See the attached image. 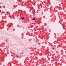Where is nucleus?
Wrapping results in <instances>:
<instances>
[{
    "mask_svg": "<svg viewBox=\"0 0 66 66\" xmlns=\"http://www.w3.org/2000/svg\"><path fill=\"white\" fill-rule=\"evenodd\" d=\"M56 53H58V52L57 51H56Z\"/></svg>",
    "mask_w": 66,
    "mask_h": 66,
    "instance_id": "nucleus-6",
    "label": "nucleus"
},
{
    "mask_svg": "<svg viewBox=\"0 0 66 66\" xmlns=\"http://www.w3.org/2000/svg\"><path fill=\"white\" fill-rule=\"evenodd\" d=\"M62 27H63V29H65V27L64 26V24L62 25Z\"/></svg>",
    "mask_w": 66,
    "mask_h": 66,
    "instance_id": "nucleus-2",
    "label": "nucleus"
},
{
    "mask_svg": "<svg viewBox=\"0 0 66 66\" xmlns=\"http://www.w3.org/2000/svg\"><path fill=\"white\" fill-rule=\"evenodd\" d=\"M2 7L0 6V8H2Z\"/></svg>",
    "mask_w": 66,
    "mask_h": 66,
    "instance_id": "nucleus-7",
    "label": "nucleus"
},
{
    "mask_svg": "<svg viewBox=\"0 0 66 66\" xmlns=\"http://www.w3.org/2000/svg\"><path fill=\"white\" fill-rule=\"evenodd\" d=\"M33 20H35V18H34L33 19Z\"/></svg>",
    "mask_w": 66,
    "mask_h": 66,
    "instance_id": "nucleus-4",
    "label": "nucleus"
},
{
    "mask_svg": "<svg viewBox=\"0 0 66 66\" xmlns=\"http://www.w3.org/2000/svg\"><path fill=\"white\" fill-rule=\"evenodd\" d=\"M33 14H34V15H35V14L34 13H33Z\"/></svg>",
    "mask_w": 66,
    "mask_h": 66,
    "instance_id": "nucleus-8",
    "label": "nucleus"
},
{
    "mask_svg": "<svg viewBox=\"0 0 66 66\" xmlns=\"http://www.w3.org/2000/svg\"><path fill=\"white\" fill-rule=\"evenodd\" d=\"M23 54V52H22V53H21V54Z\"/></svg>",
    "mask_w": 66,
    "mask_h": 66,
    "instance_id": "nucleus-5",
    "label": "nucleus"
},
{
    "mask_svg": "<svg viewBox=\"0 0 66 66\" xmlns=\"http://www.w3.org/2000/svg\"><path fill=\"white\" fill-rule=\"evenodd\" d=\"M24 19V18L23 17H21L20 18V20H23V19Z\"/></svg>",
    "mask_w": 66,
    "mask_h": 66,
    "instance_id": "nucleus-1",
    "label": "nucleus"
},
{
    "mask_svg": "<svg viewBox=\"0 0 66 66\" xmlns=\"http://www.w3.org/2000/svg\"><path fill=\"white\" fill-rule=\"evenodd\" d=\"M6 13H10V12H6Z\"/></svg>",
    "mask_w": 66,
    "mask_h": 66,
    "instance_id": "nucleus-3",
    "label": "nucleus"
}]
</instances>
